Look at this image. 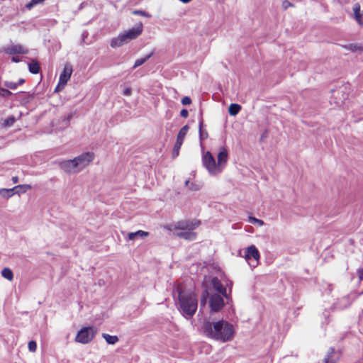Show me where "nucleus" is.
I'll list each match as a JSON object with an SVG mask.
<instances>
[{"label":"nucleus","mask_w":363,"mask_h":363,"mask_svg":"<svg viewBox=\"0 0 363 363\" xmlns=\"http://www.w3.org/2000/svg\"><path fill=\"white\" fill-rule=\"evenodd\" d=\"M5 86L9 89H16L18 84H17V83H15V82H6L5 83Z\"/></svg>","instance_id":"obj_34"},{"label":"nucleus","mask_w":363,"mask_h":363,"mask_svg":"<svg viewBox=\"0 0 363 363\" xmlns=\"http://www.w3.org/2000/svg\"><path fill=\"white\" fill-rule=\"evenodd\" d=\"M6 52L10 55L14 54H26L28 50L23 45L18 44H12L6 48Z\"/></svg>","instance_id":"obj_13"},{"label":"nucleus","mask_w":363,"mask_h":363,"mask_svg":"<svg viewBox=\"0 0 363 363\" xmlns=\"http://www.w3.org/2000/svg\"><path fill=\"white\" fill-rule=\"evenodd\" d=\"M359 279H363V272H359Z\"/></svg>","instance_id":"obj_43"},{"label":"nucleus","mask_w":363,"mask_h":363,"mask_svg":"<svg viewBox=\"0 0 363 363\" xmlns=\"http://www.w3.org/2000/svg\"><path fill=\"white\" fill-rule=\"evenodd\" d=\"M92 152H84L72 160H63L59 163L60 168L67 174H77L88 167L94 160Z\"/></svg>","instance_id":"obj_2"},{"label":"nucleus","mask_w":363,"mask_h":363,"mask_svg":"<svg viewBox=\"0 0 363 363\" xmlns=\"http://www.w3.org/2000/svg\"><path fill=\"white\" fill-rule=\"evenodd\" d=\"M11 94V92L5 89H0V95L3 96H6L8 95Z\"/></svg>","instance_id":"obj_36"},{"label":"nucleus","mask_w":363,"mask_h":363,"mask_svg":"<svg viewBox=\"0 0 363 363\" xmlns=\"http://www.w3.org/2000/svg\"><path fill=\"white\" fill-rule=\"evenodd\" d=\"M143 30L142 23L136 24L132 28L120 33L117 37L111 39L110 45L113 48H119L124 44L128 43L132 40L137 38L141 35Z\"/></svg>","instance_id":"obj_5"},{"label":"nucleus","mask_w":363,"mask_h":363,"mask_svg":"<svg viewBox=\"0 0 363 363\" xmlns=\"http://www.w3.org/2000/svg\"><path fill=\"white\" fill-rule=\"evenodd\" d=\"M16 190V189H0V196L6 199H9L13 195V191Z\"/></svg>","instance_id":"obj_19"},{"label":"nucleus","mask_w":363,"mask_h":363,"mask_svg":"<svg viewBox=\"0 0 363 363\" xmlns=\"http://www.w3.org/2000/svg\"><path fill=\"white\" fill-rule=\"evenodd\" d=\"M28 350L32 352H35L37 350V344L35 341H30L28 342Z\"/></svg>","instance_id":"obj_29"},{"label":"nucleus","mask_w":363,"mask_h":363,"mask_svg":"<svg viewBox=\"0 0 363 363\" xmlns=\"http://www.w3.org/2000/svg\"><path fill=\"white\" fill-rule=\"evenodd\" d=\"M189 127L187 125L183 126L180 129V130H179V133L177 135V141H179V142L183 143L184 140V138H185V137H186V134H187V133L189 131Z\"/></svg>","instance_id":"obj_17"},{"label":"nucleus","mask_w":363,"mask_h":363,"mask_svg":"<svg viewBox=\"0 0 363 363\" xmlns=\"http://www.w3.org/2000/svg\"><path fill=\"white\" fill-rule=\"evenodd\" d=\"M249 221H250V223H257V224H258L259 226H262V225L264 224V221H263V220H259V219H258V218H255V217H252V216L249 217Z\"/></svg>","instance_id":"obj_28"},{"label":"nucleus","mask_w":363,"mask_h":363,"mask_svg":"<svg viewBox=\"0 0 363 363\" xmlns=\"http://www.w3.org/2000/svg\"><path fill=\"white\" fill-rule=\"evenodd\" d=\"M294 6V4H291L289 1L288 0H284L283 2H282V8L284 9V10H286L287 9H289V7H293Z\"/></svg>","instance_id":"obj_32"},{"label":"nucleus","mask_w":363,"mask_h":363,"mask_svg":"<svg viewBox=\"0 0 363 363\" xmlns=\"http://www.w3.org/2000/svg\"><path fill=\"white\" fill-rule=\"evenodd\" d=\"M233 286V282L229 279L224 280V287L226 288V290L229 289V291H231Z\"/></svg>","instance_id":"obj_33"},{"label":"nucleus","mask_w":363,"mask_h":363,"mask_svg":"<svg viewBox=\"0 0 363 363\" xmlns=\"http://www.w3.org/2000/svg\"><path fill=\"white\" fill-rule=\"evenodd\" d=\"M354 18L356 22L362 27H363V11H361L360 5L355 4L352 8Z\"/></svg>","instance_id":"obj_14"},{"label":"nucleus","mask_w":363,"mask_h":363,"mask_svg":"<svg viewBox=\"0 0 363 363\" xmlns=\"http://www.w3.org/2000/svg\"><path fill=\"white\" fill-rule=\"evenodd\" d=\"M15 121L16 120L13 116L9 117L8 118L4 120V125L5 126H11L14 123Z\"/></svg>","instance_id":"obj_27"},{"label":"nucleus","mask_w":363,"mask_h":363,"mask_svg":"<svg viewBox=\"0 0 363 363\" xmlns=\"http://www.w3.org/2000/svg\"><path fill=\"white\" fill-rule=\"evenodd\" d=\"M209 296V307L212 312L219 311L224 306L223 296L218 294H209L206 290L203 292L201 299V304L205 305L207 298Z\"/></svg>","instance_id":"obj_6"},{"label":"nucleus","mask_w":363,"mask_h":363,"mask_svg":"<svg viewBox=\"0 0 363 363\" xmlns=\"http://www.w3.org/2000/svg\"><path fill=\"white\" fill-rule=\"evenodd\" d=\"M102 337L105 339L106 342L110 345H114L118 341V338L116 335H110L108 334L104 333Z\"/></svg>","instance_id":"obj_22"},{"label":"nucleus","mask_w":363,"mask_h":363,"mask_svg":"<svg viewBox=\"0 0 363 363\" xmlns=\"http://www.w3.org/2000/svg\"><path fill=\"white\" fill-rule=\"evenodd\" d=\"M1 276L9 280V281H12L13 279V272L11 271V269L8 268V267H6V268H4L1 271Z\"/></svg>","instance_id":"obj_18"},{"label":"nucleus","mask_w":363,"mask_h":363,"mask_svg":"<svg viewBox=\"0 0 363 363\" xmlns=\"http://www.w3.org/2000/svg\"><path fill=\"white\" fill-rule=\"evenodd\" d=\"M180 115L183 118H187L189 116V112L186 109H182L180 112Z\"/></svg>","instance_id":"obj_37"},{"label":"nucleus","mask_w":363,"mask_h":363,"mask_svg":"<svg viewBox=\"0 0 363 363\" xmlns=\"http://www.w3.org/2000/svg\"><path fill=\"white\" fill-rule=\"evenodd\" d=\"M203 331L206 336L222 342L231 340L234 335L233 325L224 320L216 323L206 321L203 324Z\"/></svg>","instance_id":"obj_1"},{"label":"nucleus","mask_w":363,"mask_h":363,"mask_svg":"<svg viewBox=\"0 0 363 363\" xmlns=\"http://www.w3.org/2000/svg\"><path fill=\"white\" fill-rule=\"evenodd\" d=\"M11 60L14 62H18L20 61V60H19V58L18 57H13Z\"/></svg>","instance_id":"obj_40"},{"label":"nucleus","mask_w":363,"mask_h":363,"mask_svg":"<svg viewBox=\"0 0 363 363\" xmlns=\"http://www.w3.org/2000/svg\"><path fill=\"white\" fill-rule=\"evenodd\" d=\"M182 144H183L182 143H180V142L176 140V143L174 144V148L172 150V157H176L179 155V150H180Z\"/></svg>","instance_id":"obj_23"},{"label":"nucleus","mask_w":363,"mask_h":363,"mask_svg":"<svg viewBox=\"0 0 363 363\" xmlns=\"http://www.w3.org/2000/svg\"><path fill=\"white\" fill-rule=\"evenodd\" d=\"M211 284L213 289L218 292V294H221L227 299L229 298V294L226 293V288L224 287V284L218 277H213L211 280Z\"/></svg>","instance_id":"obj_11"},{"label":"nucleus","mask_w":363,"mask_h":363,"mask_svg":"<svg viewBox=\"0 0 363 363\" xmlns=\"http://www.w3.org/2000/svg\"><path fill=\"white\" fill-rule=\"evenodd\" d=\"M199 225L200 222L198 220H181L167 225L165 228L169 231H172L173 235L176 237L186 240H194L196 239V235L192 230Z\"/></svg>","instance_id":"obj_3"},{"label":"nucleus","mask_w":363,"mask_h":363,"mask_svg":"<svg viewBox=\"0 0 363 363\" xmlns=\"http://www.w3.org/2000/svg\"><path fill=\"white\" fill-rule=\"evenodd\" d=\"M228 154L227 150L224 147L220 148V151L218 154V156H217V160H218L217 163H218V167L220 170V172L223 171V169L225 167V165L228 161Z\"/></svg>","instance_id":"obj_12"},{"label":"nucleus","mask_w":363,"mask_h":363,"mask_svg":"<svg viewBox=\"0 0 363 363\" xmlns=\"http://www.w3.org/2000/svg\"><path fill=\"white\" fill-rule=\"evenodd\" d=\"M189 180H186V181L185 182V186H187L189 185Z\"/></svg>","instance_id":"obj_44"},{"label":"nucleus","mask_w":363,"mask_h":363,"mask_svg":"<svg viewBox=\"0 0 363 363\" xmlns=\"http://www.w3.org/2000/svg\"><path fill=\"white\" fill-rule=\"evenodd\" d=\"M29 71L33 74H37L39 72V65L36 62H33L28 65Z\"/></svg>","instance_id":"obj_24"},{"label":"nucleus","mask_w":363,"mask_h":363,"mask_svg":"<svg viewBox=\"0 0 363 363\" xmlns=\"http://www.w3.org/2000/svg\"><path fill=\"white\" fill-rule=\"evenodd\" d=\"M150 56H151V54L146 55L143 58L136 60V61L135 62V64L133 65V68L135 69V68L142 65L143 64H144L150 57Z\"/></svg>","instance_id":"obj_25"},{"label":"nucleus","mask_w":363,"mask_h":363,"mask_svg":"<svg viewBox=\"0 0 363 363\" xmlns=\"http://www.w3.org/2000/svg\"><path fill=\"white\" fill-rule=\"evenodd\" d=\"M23 82H24V79H21L18 81V82L17 83V84H18H18H23Z\"/></svg>","instance_id":"obj_42"},{"label":"nucleus","mask_w":363,"mask_h":363,"mask_svg":"<svg viewBox=\"0 0 363 363\" xmlns=\"http://www.w3.org/2000/svg\"><path fill=\"white\" fill-rule=\"evenodd\" d=\"M45 1V0H31L28 4H26V7L28 9H31L34 6L42 4Z\"/></svg>","instance_id":"obj_26"},{"label":"nucleus","mask_w":363,"mask_h":363,"mask_svg":"<svg viewBox=\"0 0 363 363\" xmlns=\"http://www.w3.org/2000/svg\"><path fill=\"white\" fill-rule=\"evenodd\" d=\"M72 73V66L69 63H67L62 73L60 75L59 82L55 88V91H60L63 89L67 82L69 80Z\"/></svg>","instance_id":"obj_10"},{"label":"nucleus","mask_w":363,"mask_h":363,"mask_svg":"<svg viewBox=\"0 0 363 363\" xmlns=\"http://www.w3.org/2000/svg\"><path fill=\"white\" fill-rule=\"evenodd\" d=\"M133 13L134 14H137V15H140V16H142L147 17V18H150L151 16L149 13H146L144 11H141V10L134 11Z\"/></svg>","instance_id":"obj_31"},{"label":"nucleus","mask_w":363,"mask_h":363,"mask_svg":"<svg viewBox=\"0 0 363 363\" xmlns=\"http://www.w3.org/2000/svg\"><path fill=\"white\" fill-rule=\"evenodd\" d=\"M95 333L94 327H84L77 333L75 341L81 344H87L94 339Z\"/></svg>","instance_id":"obj_8"},{"label":"nucleus","mask_w":363,"mask_h":363,"mask_svg":"<svg viewBox=\"0 0 363 363\" xmlns=\"http://www.w3.org/2000/svg\"><path fill=\"white\" fill-rule=\"evenodd\" d=\"M12 181L14 184L17 183L18 182V177H12Z\"/></svg>","instance_id":"obj_39"},{"label":"nucleus","mask_w":363,"mask_h":363,"mask_svg":"<svg viewBox=\"0 0 363 363\" xmlns=\"http://www.w3.org/2000/svg\"><path fill=\"white\" fill-rule=\"evenodd\" d=\"M178 292V306L182 314L186 317H192L198 307L197 298L194 293L183 291L179 288Z\"/></svg>","instance_id":"obj_4"},{"label":"nucleus","mask_w":363,"mask_h":363,"mask_svg":"<svg viewBox=\"0 0 363 363\" xmlns=\"http://www.w3.org/2000/svg\"><path fill=\"white\" fill-rule=\"evenodd\" d=\"M244 257L249 265L255 268L258 265L260 255L257 247L252 245L246 248Z\"/></svg>","instance_id":"obj_9"},{"label":"nucleus","mask_w":363,"mask_h":363,"mask_svg":"<svg viewBox=\"0 0 363 363\" xmlns=\"http://www.w3.org/2000/svg\"><path fill=\"white\" fill-rule=\"evenodd\" d=\"M345 48L352 52H363V45L359 43H352L345 46Z\"/></svg>","instance_id":"obj_21"},{"label":"nucleus","mask_w":363,"mask_h":363,"mask_svg":"<svg viewBox=\"0 0 363 363\" xmlns=\"http://www.w3.org/2000/svg\"><path fill=\"white\" fill-rule=\"evenodd\" d=\"M132 90L130 87H127L123 90V94L125 96H130Z\"/></svg>","instance_id":"obj_38"},{"label":"nucleus","mask_w":363,"mask_h":363,"mask_svg":"<svg viewBox=\"0 0 363 363\" xmlns=\"http://www.w3.org/2000/svg\"><path fill=\"white\" fill-rule=\"evenodd\" d=\"M191 103V99L189 96H184L182 99V104L184 106L189 105Z\"/></svg>","instance_id":"obj_35"},{"label":"nucleus","mask_w":363,"mask_h":363,"mask_svg":"<svg viewBox=\"0 0 363 363\" xmlns=\"http://www.w3.org/2000/svg\"><path fill=\"white\" fill-rule=\"evenodd\" d=\"M179 1H182V3L187 4V3L190 2L191 0H179Z\"/></svg>","instance_id":"obj_41"},{"label":"nucleus","mask_w":363,"mask_h":363,"mask_svg":"<svg viewBox=\"0 0 363 363\" xmlns=\"http://www.w3.org/2000/svg\"><path fill=\"white\" fill-rule=\"evenodd\" d=\"M32 186L30 184H23V185H18L14 187V189H23V192H26L28 190L31 189Z\"/></svg>","instance_id":"obj_30"},{"label":"nucleus","mask_w":363,"mask_h":363,"mask_svg":"<svg viewBox=\"0 0 363 363\" xmlns=\"http://www.w3.org/2000/svg\"><path fill=\"white\" fill-rule=\"evenodd\" d=\"M241 109V106L237 104H231L228 107V112L231 116H236Z\"/></svg>","instance_id":"obj_20"},{"label":"nucleus","mask_w":363,"mask_h":363,"mask_svg":"<svg viewBox=\"0 0 363 363\" xmlns=\"http://www.w3.org/2000/svg\"><path fill=\"white\" fill-rule=\"evenodd\" d=\"M202 162L210 174L216 175L220 173L218 163L216 162L214 157L210 152L208 151L203 154Z\"/></svg>","instance_id":"obj_7"},{"label":"nucleus","mask_w":363,"mask_h":363,"mask_svg":"<svg viewBox=\"0 0 363 363\" xmlns=\"http://www.w3.org/2000/svg\"><path fill=\"white\" fill-rule=\"evenodd\" d=\"M148 235H149L148 232L140 230L136 232L129 233L128 234V240H135L138 238H145L147 237Z\"/></svg>","instance_id":"obj_15"},{"label":"nucleus","mask_w":363,"mask_h":363,"mask_svg":"<svg viewBox=\"0 0 363 363\" xmlns=\"http://www.w3.org/2000/svg\"><path fill=\"white\" fill-rule=\"evenodd\" d=\"M199 139H200V144L201 146L203 147L202 142L208 138V134L206 130L203 129V121H201L199 122Z\"/></svg>","instance_id":"obj_16"}]
</instances>
